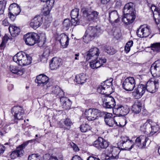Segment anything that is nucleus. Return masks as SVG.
Instances as JSON below:
<instances>
[{
	"label": "nucleus",
	"instance_id": "1",
	"mask_svg": "<svg viewBox=\"0 0 160 160\" xmlns=\"http://www.w3.org/2000/svg\"><path fill=\"white\" fill-rule=\"evenodd\" d=\"M134 4L132 2L127 3L123 11L124 17L122 21L125 24L128 25L132 23L135 18V10Z\"/></svg>",
	"mask_w": 160,
	"mask_h": 160
},
{
	"label": "nucleus",
	"instance_id": "22",
	"mask_svg": "<svg viewBox=\"0 0 160 160\" xmlns=\"http://www.w3.org/2000/svg\"><path fill=\"white\" fill-rule=\"evenodd\" d=\"M99 50L96 47L91 48L88 51L87 54L86 59L88 61L91 59H96L98 56Z\"/></svg>",
	"mask_w": 160,
	"mask_h": 160
},
{
	"label": "nucleus",
	"instance_id": "54",
	"mask_svg": "<svg viewBox=\"0 0 160 160\" xmlns=\"http://www.w3.org/2000/svg\"><path fill=\"white\" fill-rule=\"evenodd\" d=\"M2 24L4 26H8L9 25V23L7 18L5 19L2 21Z\"/></svg>",
	"mask_w": 160,
	"mask_h": 160
},
{
	"label": "nucleus",
	"instance_id": "25",
	"mask_svg": "<svg viewBox=\"0 0 160 160\" xmlns=\"http://www.w3.org/2000/svg\"><path fill=\"white\" fill-rule=\"evenodd\" d=\"M8 9L9 13H11L15 15H18L21 11L19 6L15 3L11 4Z\"/></svg>",
	"mask_w": 160,
	"mask_h": 160
},
{
	"label": "nucleus",
	"instance_id": "27",
	"mask_svg": "<svg viewBox=\"0 0 160 160\" xmlns=\"http://www.w3.org/2000/svg\"><path fill=\"white\" fill-rule=\"evenodd\" d=\"M50 64V67L51 70H55L58 68L60 65L62 64L61 59L57 58H53Z\"/></svg>",
	"mask_w": 160,
	"mask_h": 160
},
{
	"label": "nucleus",
	"instance_id": "41",
	"mask_svg": "<svg viewBox=\"0 0 160 160\" xmlns=\"http://www.w3.org/2000/svg\"><path fill=\"white\" fill-rule=\"evenodd\" d=\"M54 2V0H47L46 3V6H44V9H45V8L47 9V8H49V9L50 10L52 9L53 4Z\"/></svg>",
	"mask_w": 160,
	"mask_h": 160
},
{
	"label": "nucleus",
	"instance_id": "31",
	"mask_svg": "<svg viewBox=\"0 0 160 160\" xmlns=\"http://www.w3.org/2000/svg\"><path fill=\"white\" fill-rule=\"evenodd\" d=\"M8 29L11 35L13 37L17 36L20 32V29L19 28L11 24H10L9 26Z\"/></svg>",
	"mask_w": 160,
	"mask_h": 160
},
{
	"label": "nucleus",
	"instance_id": "7",
	"mask_svg": "<svg viewBox=\"0 0 160 160\" xmlns=\"http://www.w3.org/2000/svg\"><path fill=\"white\" fill-rule=\"evenodd\" d=\"M112 78H110L101 83V85L97 88L98 92L102 94L107 93L108 89L112 84Z\"/></svg>",
	"mask_w": 160,
	"mask_h": 160
},
{
	"label": "nucleus",
	"instance_id": "34",
	"mask_svg": "<svg viewBox=\"0 0 160 160\" xmlns=\"http://www.w3.org/2000/svg\"><path fill=\"white\" fill-rule=\"evenodd\" d=\"M150 126L151 131L150 130L149 132L151 135H152L158 131L159 127L158 124L152 121Z\"/></svg>",
	"mask_w": 160,
	"mask_h": 160
},
{
	"label": "nucleus",
	"instance_id": "21",
	"mask_svg": "<svg viewBox=\"0 0 160 160\" xmlns=\"http://www.w3.org/2000/svg\"><path fill=\"white\" fill-rule=\"evenodd\" d=\"M42 17L40 15H37L32 19L30 25L31 27L36 29L42 25Z\"/></svg>",
	"mask_w": 160,
	"mask_h": 160
},
{
	"label": "nucleus",
	"instance_id": "51",
	"mask_svg": "<svg viewBox=\"0 0 160 160\" xmlns=\"http://www.w3.org/2000/svg\"><path fill=\"white\" fill-rule=\"evenodd\" d=\"M8 38V36L6 34L2 38V42L0 45V47H3V46L7 43Z\"/></svg>",
	"mask_w": 160,
	"mask_h": 160
},
{
	"label": "nucleus",
	"instance_id": "37",
	"mask_svg": "<svg viewBox=\"0 0 160 160\" xmlns=\"http://www.w3.org/2000/svg\"><path fill=\"white\" fill-rule=\"evenodd\" d=\"M113 108V113L117 115L122 116L121 104H118L115 106Z\"/></svg>",
	"mask_w": 160,
	"mask_h": 160
},
{
	"label": "nucleus",
	"instance_id": "32",
	"mask_svg": "<svg viewBox=\"0 0 160 160\" xmlns=\"http://www.w3.org/2000/svg\"><path fill=\"white\" fill-rule=\"evenodd\" d=\"M151 120L150 119L147 120V121L140 127V130L141 131L145 132H149L150 130V125Z\"/></svg>",
	"mask_w": 160,
	"mask_h": 160
},
{
	"label": "nucleus",
	"instance_id": "12",
	"mask_svg": "<svg viewBox=\"0 0 160 160\" xmlns=\"http://www.w3.org/2000/svg\"><path fill=\"white\" fill-rule=\"evenodd\" d=\"M93 145L99 150L106 148L109 145V142L101 137H99L93 143Z\"/></svg>",
	"mask_w": 160,
	"mask_h": 160
},
{
	"label": "nucleus",
	"instance_id": "28",
	"mask_svg": "<svg viewBox=\"0 0 160 160\" xmlns=\"http://www.w3.org/2000/svg\"><path fill=\"white\" fill-rule=\"evenodd\" d=\"M60 101L62 104V107L64 109L67 110L70 108L71 102L69 99L66 97H63L60 99Z\"/></svg>",
	"mask_w": 160,
	"mask_h": 160
},
{
	"label": "nucleus",
	"instance_id": "59",
	"mask_svg": "<svg viewBox=\"0 0 160 160\" xmlns=\"http://www.w3.org/2000/svg\"><path fill=\"white\" fill-rule=\"evenodd\" d=\"M72 160H82L81 158L78 156L75 155L73 156Z\"/></svg>",
	"mask_w": 160,
	"mask_h": 160
},
{
	"label": "nucleus",
	"instance_id": "39",
	"mask_svg": "<svg viewBox=\"0 0 160 160\" xmlns=\"http://www.w3.org/2000/svg\"><path fill=\"white\" fill-rule=\"evenodd\" d=\"M104 50L107 53L110 55H113L116 52V50L110 46H105Z\"/></svg>",
	"mask_w": 160,
	"mask_h": 160
},
{
	"label": "nucleus",
	"instance_id": "40",
	"mask_svg": "<svg viewBox=\"0 0 160 160\" xmlns=\"http://www.w3.org/2000/svg\"><path fill=\"white\" fill-rule=\"evenodd\" d=\"M80 129L82 132H85L90 130L91 129V127L88 124H85L81 125Z\"/></svg>",
	"mask_w": 160,
	"mask_h": 160
},
{
	"label": "nucleus",
	"instance_id": "5",
	"mask_svg": "<svg viewBox=\"0 0 160 160\" xmlns=\"http://www.w3.org/2000/svg\"><path fill=\"white\" fill-rule=\"evenodd\" d=\"M118 144V146L123 147L128 150H131L135 146L134 142L126 136H122L119 140Z\"/></svg>",
	"mask_w": 160,
	"mask_h": 160
},
{
	"label": "nucleus",
	"instance_id": "42",
	"mask_svg": "<svg viewBox=\"0 0 160 160\" xmlns=\"http://www.w3.org/2000/svg\"><path fill=\"white\" fill-rule=\"evenodd\" d=\"M79 9L77 8H75L73 9L71 12V16L72 18H77L79 15Z\"/></svg>",
	"mask_w": 160,
	"mask_h": 160
},
{
	"label": "nucleus",
	"instance_id": "14",
	"mask_svg": "<svg viewBox=\"0 0 160 160\" xmlns=\"http://www.w3.org/2000/svg\"><path fill=\"white\" fill-rule=\"evenodd\" d=\"M150 71L154 77L160 76V60L155 61L152 65Z\"/></svg>",
	"mask_w": 160,
	"mask_h": 160
},
{
	"label": "nucleus",
	"instance_id": "62",
	"mask_svg": "<svg viewBox=\"0 0 160 160\" xmlns=\"http://www.w3.org/2000/svg\"><path fill=\"white\" fill-rule=\"evenodd\" d=\"M133 44V42L132 41H130L128 42L126 45H127V46H128V47L129 46L130 47H131Z\"/></svg>",
	"mask_w": 160,
	"mask_h": 160
},
{
	"label": "nucleus",
	"instance_id": "13",
	"mask_svg": "<svg viewBox=\"0 0 160 160\" xmlns=\"http://www.w3.org/2000/svg\"><path fill=\"white\" fill-rule=\"evenodd\" d=\"M145 85L147 91L153 93L157 91L159 83L158 81L149 80Z\"/></svg>",
	"mask_w": 160,
	"mask_h": 160
},
{
	"label": "nucleus",
	"instance_id": "15",
	"mask_svg": "<svg viewBox=\"0 0 160 160\" xmlns=\"http://www.w3.org/2000/svg\"><path fill=\"white\" fill-rule=\"evenodd\" d=\"M24 112L22 108L20 106L14 107L12 109V113L15 119L18 120L22 119Z\"/></svg>",
	"mask_w": 160,
	"mask_h": 160
},
{
	"label": "nucleus",
	"instance_id": "48",
	"mask_svg": "<svg viewBox=\"0 0 160 160\" xmlns=\"http://www.w3.org/2000/svg\"><path fill=\"white\" fill-rule=\"evenodd\" d=\"M71 24V22L70 20L68 19H65L63 22V25L64 28H65L66 30L68 29Z\"/></svg>",
	"mask_w": 160,
	"mask_h": 160
},
{
	"label": "nucleus",
	"instance_id": "38",
	"mask_svg": "<svg viewBox=\"0 0 160 160\" xmlns=\"http://www.w3.org/2000/svg\"><path fill=\"white\" fill-rule=\"evenodd\" d=\"M122 116L127 115L129 112L130 109L127 105H123L121 104Z\"/></svg>",
	"mask_w": 160,
	"mask_h": 160
},
{
	"label": "nucleus",
	"instance_id": "64",
	"mask_svg": "<svg viewBox=\"0 0 160 160\" xmlns=\"http://www.w3.org/2000/svg\"><path fill=\"white\" fill-rule=\"evenodd\" d=\"M130 47H128L127 45H126V46L125 47V51L127 52V53L130 50Z\"/></svg>",
	"mask_w": 160,
	"mask_h": 160
},
{
	"label": "nucleus",
	"instance_id": "6",
	"mask_svg": "<svg viewBox=\"0 0 160 160\" xmlns=\"http://www.w3.org/2000/svg\"><path fill=\"white\" fill-rule=\"evenodd\" d=\"M36 140L37 139H35L28 141L23 143L22 145L19 146V147L17 148L16 150L13 151L10 154V156L11 158L14 159L18 157H21L24 152L23 150V148H25L29 142H32L33 141H36Z\"/></svg>",
	"mask_w": 160,
	"mask_h": 160
},
{
	"label": "nucleus",
	"instance_id": "11",
	"mask_svg": "<svg viewBox=\"0 0 160 160\" xmlns=\"http://www.w3.org/2000/svg\"><path fill=\"white\" fill-rule=\"evenodd\" d=\"M108 155L107 157H108V158L107 159H114L118 158V155L120 152V150L118 147L111 146L108 149Z\"/></svg>",
	"mask_w": 160,
	"mask_h": 160
},
{
	"label": "nucleus",
	"instance_id": "47",
	"mask_svg": "<svg viewBox=\"0 0 160 160\" xmlns=\"http://www.w3.org/2000/svg\"><path fill=\"white\" fill-rule=\"evenodd\" d=\"M109 15L110 19H113L117 17L118 13L116 10L109 11Z\"/></svg>",
	"mask_w": 160,
	"mask_h": 160
},
{
	"label": "nucleus",
	"instance_id": "17",
	"mask_svg": "<svg viewBox=\"0 0 160 160\" xmlns=\"http://www.w3.org/2000/svg\"><path fill=\"white\" fill-rule=\"evenodd\" d=\"M49 78L44 74H40L37 76L35 80L36 82L38 84V85L46 87H49L48 86V81Z\"/></svg>",
	"mask_w": 160,
	"mask_h": 160
},
{
	"label": "nucleus",
	"instance_id": "10",
	"mask_svg": "<svg viewBox=\"0 0 160 160\" xmlns=\"http://www.w3.org/2000/svg\"><path fill=\"white\" fill-rule=\"evenodd\" d=\"M102 101L103 107L106 108H113L116 105L114 98L108 95L102 99Z\"/></svg>",
	"mask_w": 160,
	"mask_h": 160
},
{
	"label": "nucleus",
	"instance_id": "24",
	"mask_svg": "<svg viewBox=\"0 0 160 160\" xmlns=\"http://www.w3.org/2000/svg\"><path fill=\"white\" fill-rule=\"evenodd\" d=\"M83 14L84 16L86 17L88 20L90 21L97 18L98 12L95 11L91 12L88 10L85 9L83 11Z\"/></svg>",
	"mask_w": 160,
	"mask_h": 160
},
{
	"label": "nucleus",
	"instance_id": "33",
	"mask_svg": "<svg viewBox=\"0 0 160 160\" xmlns=\"http://www.w3.org/2000/svg\"><path fill=\"white\" fill-rule=\"evenodd\" d=\"M142 108V104L139 101L135 102L132 106V110L133 112L136 114L139 113Z\"/></svg>",
	"mask_w": 160,
	"mask_h": 160
},
{
	"label": "nucleus",
	"instance_id": "30",
	"mask_svg": "<svg viewBox=\"0 0 160 160\" xmlns=\"http://www.w3.org/2000/svg\"><path fill=\"white\" fill-rule=\"evenodd\" d=\"M10 70L12 73L19 75H22L25 72L24 68L13 65L10 66Z\"/></svg>",
	"mask_w": 160,
	"mask_h": 160
},
{
	"label": "nucleus",
	"instance_id": "19",
	"mask_svg": "<svg viewBox=\"0 0 160 160\" xmlns=\"http://www.w3.org/2000/svg\"><path fill=\"white\" fill-rule=\"evenodd\" d=\"M95 61H92L90 62V66L92 69L97 68L106 62V59L104 58L99 57L96 58Z\"/></svg>",
	"mask_w": 160,
	"mask_h": 160
},
{
	"label": "nucleus",
	"instance_id": "20",
	"mask_svg": "<svg viewBox=\"0 0 160 160\" xmlns=\"http://www.w3.org/2000/svg\"><path fill=\"white\" fill-rule=\"evenodd\" d=\"M86 32L93 38L99 35L102 33V30L100 28L97 26L96 27H89Z\"/></svg>",
	"mask_w": 160,
	"mask_h": 160
},
{
	"label": "nucleus",
	"instance_id": "61",
	"mask_svg": "<svg viewBox=\"0 0 160 160\" xmlns=\"http://www.w3.org/2000/svg\"><path fill=\"white\" fill-rule=\"evenodd\" d=\"M115 38L117 39H118L120 38L121 36V35L120 33H118L116 34V33L114 32V33Z\"/></svg>",
	"mask_w": 160,
	"mask_h": 160
},
{
	"label": "nucleus",
	"instance_id": "50",
	"mask_svg": "<svg viewBox=\"0 0 160 160\" xmlns=\"http://www.w3.org/2000/svg\"><path fill=\"white\" fill-rule=\"evenodd\" d=\"M62 122H64V124L67 126H70L72 124V123L70 119L68 118H67L66 119H64Z\"/></svg>",
	"mask_w": 160,
	"mask_h": 160
},
{
	"label": "nucleus",
	"instance_id": "49",
	"mask_svg": "<svg viewBox=\"0 0 160 160\" xmlns=\"http://www.w3.org/2000/svg\"><path fill=\"white\" fill-rule=\"evenodd\" d=\"M150 9L152 12L154 11H157L160 16V3L159 4V7L158 8H157L155 5L152 4Z\"/></svg>",
	"mask_w": 160,
	"mask_h": 160
},
{
	"label": "nucleus",
	"instance_id": "3",
	"mask_svg": "<svg viewBox=\"0 0 160 160\" xmlns=\"http://www.w3.org/2000/svg\"><path fill=\"white\" fill-rule=\"evenodd\" d=\"M104 114V112L94 108L86 110L85 112V117L89 121L97 119L98 117H101Z\"/></svg>",
	"mask_w": 160,
	"mask_h": 160
},
{
	"label": "nucleus",
	"instance_id": "55",
	"mask_svg": "<svg viewBox=\"0 0 160 160\" xmlns=\"http://www.w3.org/2000/svg\"><path fill=\"white\" fill-rule=\"evenodd\" d=\"M5 147L3 145L0 144V154H2L5 151Z\"/></svg>",
	"mask_w": 160,
	"mask_h": 160
},
{
	"label": "nucleus",
	"instance_id": "35",
	"mask_svg": "<svg viewBox=\"0 0 160 160\" xmlns=\"http://www.w3.org/2000/svg\"><path fill=\"white\" fill-rule=\"evenodd\" d=\"M43 160H62V157L58 158L53 154L47 153L43 156Z\"/></svg>",
	"mask_w": 160,
	"mask_h": 160
},
{
	"label": "nucleus",
	"instance_id": "45",
	"mask_svg": "<svg viewBox=\"0 0 160 160\" xmlns=\"http://www.w3.org/2000/svg\"><path fill=\"white\" fill-rule=\"evenodd\" d=\"M6 2L5 0L0 1V15L2 14L6 7Z\"/></svg>",
	"mask_w": 160,
	"mask_h": 160
},
{
	"label": "nucleus",
	"instance_id": "29",
	"mask_svg": "<svg viewBox=\"0 0 160 160\" xmlns=\"http://www.w3.org/2000/svg\"><path fill=\"white\" fill-rule=\"evenodd\" d=\"M87 76L84 73H80L76 76L75 80L78 84H82L86 82Z\"/></svg>",
	"mask_w": 160,
	"mask_h": 160
},
{
	"label": "nucleus",
	"instance_id": "53",
	"mask_svg": "<svg viewBox=\"0 0 160 160\" xmlns=\"http://www.w3.org/2000/svg\"><path fill=\"white\" fill-rule=\"evenodd\" d=\"M126 122H127L126 119L124 118H123L121 119L120 120V122H119V124L121 127H123L126 124Z\"/></svg>",
	"mask_w": 160,
	"mask_h": 160
},
{
	"label": "nucleus",
	"instance_id": "23",
	"mask_svg": "<svg viewBox=\"0 0 160 160\" xmlns=\"http://www.w3.org/2000/svg\"><path fill=\"white\" fill-rule=\"evenodd\" d=\"M104 121L106 124L109 127H112L118 126L117 122H116L114 118L112 117V115L107 113L104 116Z\"/></svg>",
	"mask_w": 160,
	"mask_h": 160
},
{
	"label": "nucleus",
	"instance_id": "26",
	"mask_svg": "<svg viewBox=\"0 0 160 160\" xmlns=\"http://www.w3.org/2000/svg\"><path fill=\"white\" fill-rule=\"evenodd\" d=\"M52 94L55 96L60 98H62L64 96V92L58 86L53 87L52 88Z\"/></svg>",
	"mask_w": 160,
	"mask_h": 160
},
{
	"label": "nucleus",
	"instance_id": "44",
	"mask_svg": "<svg viewBox=\"0 0 160 160\" xmlns=\"http://www.w3.org/2000/svg\"><path fill=\"white\" fill-rule=\"evenodd\" d=\"M151 49L154 51L160 52V43H156L152 45Z\"/></svg>",
	"mask_w": 160,
	"mask_h": 160
},
{
	"label": "nucleus",
	"instance_id": "58",
	"mask_svg": "<svg viewBox=\"0 0 160 160\" xmlns=\"http://www.w3.org/2000/svg\"><path fill=\"white\" fill-rule=\"evenodd\" d=\"M49 50L48 49H47L44 51L43 53V56H48L49 55Z\"/></svg>",
	"mask_w": 160,
	"mask_h": 160
},
{
	"label": "nucleus",
	"instance_id": "9",
	"mask_svg": "<svg viewBox=\"0 0 160 160\" xmlns=\"http://www.w3.org/2000/svg\"><path fill=\"white\" fill-rule=\"evenodd\" d=\"M150 27L146 25H141L137 30L136 33L138 37L146 38L148 37L151 33Z\"/></svg>",
	"mask_w": 160,
	"mask_h": 160
},
{
	"label": "nucleus",
	"instance_id": "60",
	"mask_svg": "<svg viewBox=\"0 0 160 160\" xmlns=\"http://www.w3.org/2000/svg\"><path fill=\"white\" fill-rule=\"evenodd\" d=\"M101 3L103 4H107L108 3L110 0H99Z\"/></svg>",
	"mask_w": 160,
	"mask_h": 160
},
{
	"label": "nucleus",
	"instance_id": "63",
	"mask_svg": "<svg viewBox=\"0 0 160 160\" xmlns=\"http://www.w3.org/2000/svg\"><path fill=\"white\" fill-rule=\"evenodd\" d=\"M87 160H100V159L98 158H94L93 157L90 156L88 158Z\"/></svg>",
	"mask_w": 160,
	"mask_h": 160
},
{
	"label": "nucleus",
	"instance_id": "18",
	"mask_svg": "<svg viewBox=\"0 0 160 160\" xmlns=\"http://www.w3.org/2000/svg\"><path fill=\"white\" fill-rule=\"evenodd\" d=\"M148 140V138L146 136L140 135L136 139L134 143L136 147L140 148H144L146 145V143Z\"/></svg>",
	"mask_w": 160,
	"mask_h": 160
},
{
	"label": "nucleus",
	"instance_id": "4",
	"mask_svg": "<svg viewBox=\"0 0 160 160\" xmlns=\"http://www.w3.org/2000/svg\"><path fill=\"white\" fill-rule=\"evenodd\" d=\"M40 36L36 33H29L24 35L23 39L26 44L32 46L36 43L40 42Z\"/></svg>",
	"mask_w": 160,
	"mask_h": 160
},
{
	"label": "nucleus",
	"instance_id": "36",
	"mask_svg": "<svg viewBox=\"0 0 160 160\" xmlns=\"http://www.w3.org/2000/svg\"><path fill=\"white\" fill-rule=\"evenodd\" d=\"M61 38L59 40V42L62 45L65 44V47H66L68 45L69 38L68 37L64 34H61Z\"/></svg>",
	"mask_w": 160,
	"mask_h": 160
},
{
	"label": "nucleus",
	"instance_id": "8",
	"mask_svg": "<svg viewBox=\"0 0 160 160\" xmlns=\"http://www.w3.org/2000/svg\"><path fill=\"white\" fill-rule=\"evenodd\" d=\"M135 80L132 77H129L126 78L122 83L124 89L127 91H132L135 87Z\"/></svg>",
	"mask_w": 160,
	"mask_h": 160
},
{
	"label": "nucleus",
	"instance_id": "52",
	"mask_svg": "<svg viewBox=\"0 0 160 160\" xmlns=\"http://www.w3.org/2000/svg\"><path fill=\"white\" fill-rule=\"evenodd\" d=\"M77 18H76L77 19ZM76 18H72L71 22V24L72 25L76 26L79 24V22L78 20V19H76Z\"/></svg>",
	"mask_w": 160,
	"mask_h": 160
},
{
	"label": "nucleus",
	"instance_id": "2",
	"mask_svg": "<svg viewBox=\"0 0 160 160\" xmlns=\"http://www.w3.org/2000/svg\"><path fill=\"white\" fill-rule=\"evenodd\" d=\"M13 61L21 66H25L30 64L32 58L28 54L23 52H20L13 58Z\"/></svg>",
	"mask_w": 160,
	"mask_h": 160
},
{
	"label": "nucleus",
	"instance_id": "46",
	"mask_svg": "<svg viewBox=\"0 0 160 160\" xmlns=\"http://www.w3.org/2000/svg\"><path fill=\"white\" fill-rule=\"evenodd\" d=\"M28 160H42V159L40 155L34 154L28 156Z\"/></svg>",
	"mask_w": 160,
	"mask_h": 160
},
{
	"label": "nucleus",
	"instance_id": "57",
	"mask_svg": "<svg viewBox=\"0 0 160 160\" xmlns=\"http://www.w3.org/2000/svg\"><path fill=\"white\" fill-rule=\"evenodd\" d=\"M8 15L9 16V18L12 21H14L16 17L17 16L14 15L12 14L11 13H9V12H8Z\"/></svg>",
	"mask_w": 160,
	"mask_h": 160
},
{
	"label": "nucleus",
	"instance_id": "56",
	"mask_svg": "<svg viewBox=\"0 0 160 160\" xmlns=\"http://www.w3.org/2000/svg\"><path fill=\"white\" fill-rule=\"evenodd\" d=\"M43 10H44V15L45 16H47L49 14L50 11L51 10V9L49 10V8H47V9H46L45 8V9H43Z\"/></svg>",
	"mask_w": 160,
	"mask_h": 160
},
{
	"label": "nucleus",
	"instance_id": "43",
	"mask_svg": "<svg viewBox=\"0 0 160 160\" xmlns=\"http://www.w3.org/2000/svg\"><path fill=\"white\" fill-rule=\"evenodd\" d=\"M93 39V38L90 35L87 33L86 32L83 37V41L86 43H88L90 41Z\"/></svg>",
	"mask_w": 160,
	"mask_h": 160
},
{
	"label": "nucleus",
	"instance_id": "16",
	"mask_svg": "<svg viewBox=\"0 0 160 160\" xmlns=\"http://www.w3.org/2000/svg\"><path fill=\"white\" fill-rule=\"evenodd\" d=\"M146 89L145 85L139 84L137 88L135 89L134 91L133 92V95L136 98H139L147 91Z\"/></svg>",
	"mask_w": 160,
	"mask_h": 160
}]
</instances>
